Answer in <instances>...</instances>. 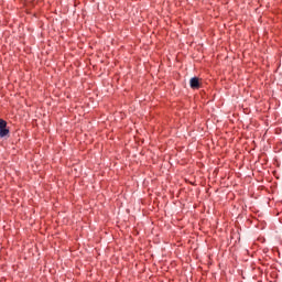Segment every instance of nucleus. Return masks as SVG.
<instances>
[{"mask_svg":"<svg viewBox=\"0 0 282 282\" xmlns=\"http://www.w3.org/2000/svg\"><path fill=\"white\" fill-rule=\"evenodd\" d=\"M10 135V129H8V121L0 119V138Z\"/></svg>","mask_w":282,"mask_h":282,"instance_id":"obj_1","label":"nucleus"},{"mask_svg":"<svg viewBox=\"0 0 282 282\" xmlns=\"http://www.w3.org/2000/svg\"><path fill=\"white\" fill-rule=\"evenodd\" d=\"M189 86L192 89H199V87H202V84L199 83V77L191 78Z\"/></svg>","mask_w":282,"mask_h":282,"instance_id":"obj_2","label":"nucleus"}]
</instances>
